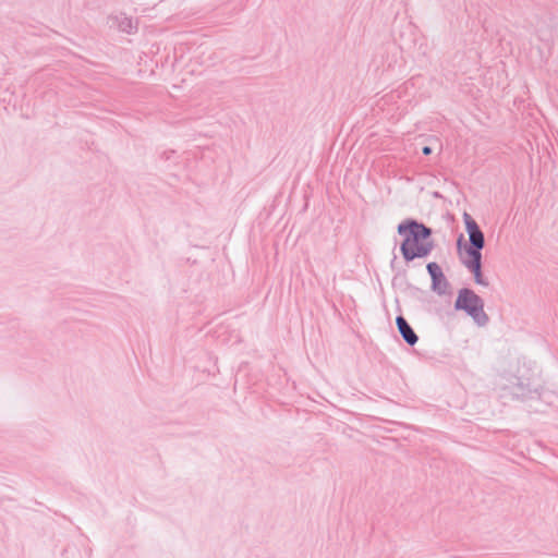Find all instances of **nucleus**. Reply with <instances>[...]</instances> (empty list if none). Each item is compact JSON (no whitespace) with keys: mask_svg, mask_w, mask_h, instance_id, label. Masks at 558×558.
I'll return each mask as SVG.
<instances>
[{"mask_svg":"<svg viewBox=\"0 0 558 558\" xmlns=\"http://www.w3.org/2000/svg\"><path fill=\"white\" fill-rule=\"evenodd\" d=\"M463 220L472 246L483 248L484 234L477 226L476 221L468 213L463 214Z\"/></svg>","mask_w":558,"mask_h":558,"instance_id":"obj_4","label":"nucleus"},{"mask_svg":"<svg viewBox=\"0 0 558 558\" xmlns=\"http://www.w3.org/2000/svg\"><path fill=\"white\" fill-rule=\"evenodd\" d=\"M397 326L403 339L411 345L417 342V336L402 316L397 317Z\"/></svg>","mask_w":558,"mask_h":558,"instance_id":"obj_5","label":"nucleus"},{"mask_svg":"<svg viewBox=\"0 0 558 558\" xmlns=\"http://www.w3.org/2000/svg\"><path fill=\"white\" fill-rule=\"evenodd\" d=\"M456 308L465 311L480 325L487 320L482 300L471 290L464 289L459 292Z\"/></svg>","mask_w":558,"mask_h":558,"instance_id":"obj_2","label":"nucleus"},{"mask_svg":"<svg viewBox=\"0 0 558 558\" xmlns=\"http://www.w3.org/2000/svg\"><path fill=\"white\" fill-rule=\"evenodd\" d=\"M398 232L402 236L400 248L404 259L425 257L433 250L432 231L424 225L407 220L398 226Z\"/></svg>","mask_w":558,"mask_h":558,"instance_id":"obj_1","label":"nucleus"},{"mask_svg":"<svg viewBox=\"0 0 558 558\" xmlns=\"http://www.w3.org/2000/svg\"><path fill=\"white\" fill-rule=\"evenodd\" d=\"M482 248L477 247H470L466 250V258L464 259L465 266L474 274V278L476 283L478 284H486L482 278V271H481V254Z\"/></svg>","mask_w":558,"mask_h":558,"instance_id":"obj_3","label":"nucleus"},{"mask_svg":"<svg viewBox=\"0 0 558 558\" xmlns=\"http://www.w3.org/2000/svg\"><path fill=\"white\" fill-rule=\"evenodd\" d=\"M423 151H424V154H429L430 149H429L428 147H425V148L423 149Z\"/></svg>","mask_w":558,"mask_h":558,"instance_id":"obj_7","label":"nucleus"},{"mask_svg":"<svg viewBox=\"0 0 558 558\" xmlns=\"http://www.w3.org/2000/svg\"><path fill=\"white\" fill-rule=\"evenodd\" d=\"M427 270L434 281V283L438 282L444 278L440 267L436 263H429L427 265Z\"/></svg>","mask_w":558,"mask_h":558,"instance_id":"obj_6","label":"nucleus"}]
</instances>
